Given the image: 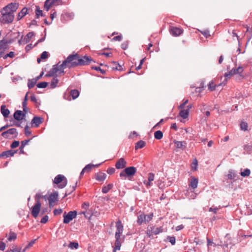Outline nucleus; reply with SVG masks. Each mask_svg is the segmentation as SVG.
<instances>
[{"mask_svg":"<svg viewBox=\"0 0 252 252\" xmlns=\"http://www.w3.org/2000/svg\"><path fill=\"white\" fill-rule=\"evenodd\" d=\"M91 59L89 57H80L78 54L69 55L60 65V69H63L66 67H74L78 65H84L89 64Z\"/></svg>","mask_w":252,"mask_h":252,"instance_id":"f257e3e1","label":"nucleus"},{"mask_svg":"<svg viewBox=\"0 0 252 252\" xmlns=\"http://www.w3.org/2000/svg\"><path fill=\"white\" fill-rule=\"evenodd\" d=\"M188 103V100L184 99L183 103L179 106L178 109L180 110L179 116L183 119H187L189 117V111L192 107V104H189L186 106Z\"/></svg>","mask_w":252,"mask_h":252,"instance_id":"f03ea898","label":"nucleus"},{"mask_svg":"<svg viewBox=\"0 0 252 252\" xmlns=\"http://www.w3.org/2000/svg\"><path fill=\"white\" fill-rule=\"evenodd\" d=\"M243 71L244 68L242 66H239L237 68H233L230 71L225 73L224 77H225V82H227V79L235 74L239 75V76L242 79L244 78L246 76L243 74Z\"/></svg>","mask_w":252,"mask_h":252,"instance_id":"7ed1b4c3","label":"nucleus"},{"mask_svg":"<svg viewBox=\"0 0 252 252\" xmlns=\"http://www.w3.org/2000/svg\"><path fill=\"white\" fill-rule=\"evenodd\" d=\"M19 6V4L16 2H11L5 7L0 11L1 14H14Z\"/></svg>","mask_w":252,"mask_h":252,"instance_id":"20e7f679","label":"nucleus"},{"mask_svg":"<svg viewBox=\"0 0 252 252\" xmlns=\"http://www.w3.org/2000/svg\"><path fill=\"white\" fill-rule=\"evenodd\" d=\"M136 169L133 166L126 168L120 174V177L122 179H126V177H132L136 173Z\"/></svg>","mask_w":252,"mask_h":252,"instance_id":"39448f33","label":"nucleus"},{"mask_svg":"<svg viewBox=\"0 0 252 252\" xmlns=\"http://www.w3.org/2000/svg\"><path fill=\"white\" fill-rule=\"evenodd\" d=\"M153 218V213H150L149 215H145L144 213H141L137 216V222L139 225L142 223H147L150 221Z\"/></svg>","mask_w":252,"mask_h":252,"instance_id":"423d86ee","label":"nucleus"},{"mask_svg":"<svg viewBox=\"0 0 252 252\" xmlns=\"http://www.w3.org/2000/svg\"><path fill=\"white\" fill-rule=\"evenodd\" d=\"M53 183L57 185L58 188L63 189L67 184V179L63 175L59 174L55 178Z\"/></svg>","mask_w":252,"mask_h":252,"instance_id":"0eeeda50","label":"nucleus"},{"mask_svg":"<svg viewBox=\"0 0 252 252\" xmlns=\"http://www.w3.org/2000/svg\"><path fill=\"white\" fill-rule=\"evenodd\" d=\"M163 231L162 226L156 227V226H148L147 228L146 234L149 237L153 235H156Z\"/></svg>","mask_w":252,"mask_h":252,"instance_id":"6e6552de","label":"nucleus"},{"mask_svg":"<svg viewBox=\"0 0 252 252\" xmlns=\"http://www.w3.org/2000/svg\"><path fill=\"white\" fill-rule=\"evenodd\" d=\"M58 193L57 191H54L51 193L48 197L50 207L54 206L58 200Z\"/></svg>","mask_w":252,"mask_h":252,"instance_id":"1a4fd4ad","label":"nucleus"},{"mask_svg":"<svg viewBox=\"0 0 252 252\" xmlns=\"http://www.w3.org/2000/svg\"><path fill=\"white\" fill-rule=\"evenodd\" d=\"M77 216V212L76 211H70L67 214L65 213L63 215V223H68L73 219Z\"/></svg>","mask_w":252,"mask_h":252,"instance_id":"9d476101","label":"nucleus"},{"mask_svg":"<svg viewBox=\"0 0 252 252\" xmlns=\"http://www.w3.org/2000/svg\"><path fill=\"white\" fill-rule=\"evenodd\" d=\"M41 204L37 202L33 207H32V217L36 218L38 215H43L44 211H40Z\"/></svg>","mask_w":252,"mask_h":252,"instance_id":"9b49d317","label":"nucleus"},{"mask_svg":"<svg viewBox=\"0 0 252 252\" xmlns=\"http://www.w3.org/2000/svg\"><path fill=\"white\" fill-rule=\"evenodd\" d=\"M14 14H1L0 22L3 24L11 23L14 19Z\"/></svg>","mask_w":252,"mask_h":252,"instance_id":"f8f14e48","label":"nucleus"},{"mask_svg":"<svg viewBox=\"0 0 252 252\" xmlns=\"http://www.w3.org/2000/svg\"><path fill=\"white\" fill-rule=\"evenodd\" d=\"M116 231L115 236L121 237L124 230V226L120 220H118L116 222Z\"/></svg>","mask_w":252,"mask_h":252,"instance_id":"ddd939ff","label":"nucleus"},{"mask_svg":"<svg viewBox=\"0 0 252 252\" xmlns=\"http://www.w3.org/2000/svg\"><path fill=\"white\" fill-rule=\"evenodd\" d=\"M170 33L174 36H178L183 33V30L181 28L171 26L169 28Z\"/></svg>","mask_w":252,"mask_h":252,"instance_id":"4468645a","label":"nucleus"},{"mask_svg":"<svg viewBox=\"0 0 252 252\" xmlns=\"http://www.w3.org/2000/svg\"><path fill=\"white\" fill-rule=\"evenodd\" d=\"M115 237L116 238V241L113 246L114 249L113 252H116L117 250H120L121 244L124 241V237H123V238H121V237Z\"/></svg>","mask_w":252,"mask_h":252,"instance_id":"2eb2a0df","label":"nucleus"},{"mask_svg":"<svg viewBox=\"0 0 252 252\" xmlns=\"http://www.w3.org/2000/svg\"><path fill=\"white\" fill-rule=\"evenodd\" d=\"M7 41H10V43L17 39L20 36V32L17 31L11 32L7 34Z\"/></svg>","mask_w":252,"mask_h":252,"instance_id":"dca6fc26","label":"nucleus"},{"mask_svg":"<svg viewBox=\"0 0 252 252\" xmlns=\"http://www.w3.org/2000/svg\"><path fill=\"white\" fill-rule=\"evenodd\" d=\"M198 183V179L194 177L191 176L189 179V186L193 189L197 188Z\"/></svg>","mask_w":252,"mask_h":252,"instance_id":"f3484780","label":"nucleus"},{"mask_svg":"<svg viewBox=\"0 0 252 252\" xmlns=\"http://www.w3.org/2000/svg\"><path fill=\"white\" fill-rule=\"evenodd\" d=\"M9 44H10V41H7L5 39L0 40V51L3 52V54H4L5 51L9 48Z\"/></svg>","mask_w":252,"mask_h":252,"instance_id":"a211bd4d","label":"nucleus"},{"mask_svg":"<svg viewBox=\"0 0 252 252\" xmlns=\"http://www.w3.org/2000/svg\"><path fill=\"white\" fill-rule=\"evenodd\" d=\"M127 162L124 158H120L116 163L115 167L117 169H123L126 167Z\"/></svg>","mask_w":252,"mask_h":252,"instance_id":"6ab92c4d","label":"nucleus"},{"mask_svg":"<svg viewBox=\"0 0 252 252\" xmlns=\"http://www.w3.org/2000/svg\"><path fill=\"white\" fill-rule=\"evenodd\" d=\"M221 85H222L221 83L217 84V79H215L214 80H212L208 84V88L209 91H213L216 90V88L217 87L221 86Z\"/></svg>","mask_w":252,"mask_h":252,"instance_id":"aec40b11","label":"nucleus"},{"mask_svg":"<svg viewBox=\"0 0 252 252\" xmlns=\"http://www.w3.org/2000/svg\"><path fill=\"white\" fill-rule=\"evenodd\" d=\"M173 142L175 144V147L177 149L185 150L187 147V143L185 141H179L174 140Z\"/></svg>","mask_w":252,"mask_h":252,"instance_id":"412c9836","label":"nucleus"},{"mask_svg":"<svg viewBox=\"0 0 252 252\" xmlns=\"http://www.w3.org/2000/svg\"><path fill=\"white\" fill-rule=\"evenodd\" d=\"M106 176L105 173L99 172L95 174L94 177L98 182L102 183L105 180Z\"/></svg>","mask_w":252,"mask_h":252,"instance_id":"4be33fe9","label":"nucleus"},{"mask_svg":"<svg viewBox=\"0 0 252 252\" xmlns=\"http://www.w3.org/2000/svg\"><path fill=\"white\" fill-rule=\"evenodd\" d=\"M99 165H94L89 164L87 165L82 170L80 173V176H82L85 173H89L91 171L92 168L95 166H98Z\"/></svg>","mask_w":252,"mask_h":252,"instance_id":"5701e85b","label":"nucleus"},{"mask_svg":"<svg viewBox=\"0 0 252 252\" xmlns=\"http://www.w3.org/2000/svg\"><path fill=\"white\" fill-rule=\"evenodd\" d=\"M16 153V151H14L12 150L4 151V152H3L0 155V158H2V157L8 158L10 157H12Z\"/></svg>","mask_w":252,"mask_h":252,"instance_id":"b1692460","label":"nucleus"},{"mask_svg":"<svg viewBox=\"0 0 252 252\" xmlns=\"http://www.w3.org/2000/svg\"><path fill=\"white\" fill-rule=\"evenodd\" d=\"M49 54L48 52L46 51L43 52L41 55H40V58H38L37 59V62L38 63H40L41 61H45L48 57Z\"/></svg>","mask_w":252,"mask_h":252,"instance_id":"393cba45","label":"nucleus"},{"mask_svg":"<svg viewBox=\"0 0 252 252\" xmlns=\"http://www.w3.org/2000/svg\"><path fill=\"white\" fill-rule=\"evenodd\" d=\"M24 116V113L21 111L19 110L16 111L14 114V119L18 121L22 120Z\"/></svg>","mask_w":252,"mask_h":252,"instance_id":"a878e982","label":"nucleus"},{"mask_svg":"<svg viewBox=\"0 0 252 252\" xmlns=\"http://www.w3.org/2000/svg\"><path fill=\"white\" fill-rule=\"evenodd\" d=\"M43 122V119L39 117H34L32 119V125H34L36 127H38Z\"/></svg>","mask_w":252,"mask_h":252,"instance_id":"bb28decb","label":"nucleus"},{"mask_svg":"<svg viewBox=\"0 0 252 252\" xmlns=\"http://www.w3.org/2000/svg\"><path fill=\"white\" fill-rule=\"evenodd\" d=\"M32 38V32H29L27 35L22 40H19V42L20 44H26L30 42L31 38Z\"/></svg>","mask_w":252,"mask_h":252,"instance_id":"cd10ccee","label":"nucleus"},{"mask_svg":"<svg viewBox=\"0 0 252 252\" xmlns=\"http://www.w3.org/2000/svg\"><path fill=\"white\" fill-rule=\"evenodd\" d=\"M0 111L1 114L5 118L7 117L10 113L9 110L8 109H6V107L4 105L1 106Z\"/></svg>","mask_w":252,"mask_h":252,"instance_id":"c85d7f7f","label":"nucleus"},{"mask_svg":"<svg viewBox=\"0 0 252 252\" xmlns=\"http://www.w3.org/2000/svg\"><path fill=\"white\" fill-rule=\"evenodd\" d=\"M5 134H9L11 135H14V137H16L18 134V132L16 128H12L8 129L7 130L4 131L3 135Z\"/></svg>","mask_w":252,"mask_h":252,"instance_id":"c756f323","label":"nucleus"},{"mask_svg":"<svg viewBox=\"0 0 252 252\" xmlns=\"http://www.w3.org/2000/svg\"><path fill=\"white\" fill-rule=\"evenodd\" d=\"M110 66L111 68L113 70H121L123 69L122 66L116 62H113L111 63Z\"/></svg>","mask_w":252,"mask_h":252,"instance_id":"7c9ffc66","label":"nucleus"},{"mask_svg":"<svg viewBox=\"0 0 252 252\" xmlns=\"http://www.w3.org/2000/svg\"><path fill=\"white\" fill-rule=\"evenodd\" d=\"M113 187V184H109L107 185H105L103 187L102 189V192L103 193H107L109 190H110Z\"/></svg>","mask_w":252,"mask_h":252,"instance_id":"2f4dec72","label":"nucleus"},{"mask_svg":"<svg viewBox=\"0 0 252 252\" xmlns=\"http://www.w3.org/2000/svg\"><path fill=\"white\" fill-rule=\"evenodd\" d=\"M28 9L26 7L23 8L18 13L17 19L18 20L21 19L27 13Z\"/></svg>","mask_w":252,"mask_h":252,"instance_id":"473e14b6","label":"nucleus"},{"mask_svg":"<svg viewBox=\"0 0 252 252\" xmlns=\"http://www.w3.org/2000/svg\"><path fill=\"white\" fill-rule=\"evenodd\" d=\"M198 161L196 158L194 159L190 165V167L193 171H196L197 169Z\"/></svg>","mask_w":252,"mask_h":252,"instance_id":"72a5a7b5","label":"nucleus"},{"mask_svg":"<svg viewBox=\"0 0 252 252\" xmlns=\"http://www.w3.org/2000/svg\"><path fill=\"white\" fill-rule=\"evenodd\" d=\"M240 126L241 130L246 131L248 130V123L244 121L241 122Z\"/></svg>","mask_w":252,"mask_h":252,"instance_id":"f704fd0d","label":"nucleus"},{"mask_svg":"<svg viewBox=\"0 0 252 252\" xmlns=\"http://www.w3.org/2000/svg\"><path fill=\"white\" fill-rule=\"evenodd\" d=\"M145 142L143 141H139L136 143L135 148V149H141L145 146Z\"/></svg>","mask_w":252,"mask_h":252,"instance_id":"c9c22d12","label":"nucleus"},{"mask_svg":"<svg viewBox=\"0 0 252 252\" xmlns=\"http://www.w3.org/2000/svg\"><path fill=\"white\" fill-rule=\"evenodd\" d=\"M155 138L157 139H161L163 137V133L160 130L156 131L154 133Z\"/></svg>","mask_w":252,"mask_h":252,"instance_id":"e433bc0d","label":"nucleus"},{"mask_svg":"<svg viewBox=\"0 0 252 252\" xmlns=\"http://www.w3.org/2000/svg\"><path fill=\"white\" fill-rule=\"evenodd\" d=\"M16 234L13 232H10L8 236L7 237V240L9 241H14L16 239Z\"/></svg>","mask_w":252,"mask_h":252,"instance_id":"4c0bfd02","label":"nucleus"},{"mask_svg":"<svg viewBox=\"0 0 252 252\" xmlns=\"http://www.w3.org/2000/svg\"><path fill=\"white\" fill-rule=\"evenodd\" d=\"M68 247L73 249H77L79 247V244L77 242H70L69 244Z\"/></svg>","mask_w":252,"mask_h":252,"instance_id":"58836bf2","label":"nucleus"},{"mask_svg":"<svg viewBox=\"0 0 252 252\" xmlns=\"http://www.w3.org/2000/svg\"><path fill=\"white\" fill-rule=\"evenodd\" d=\"M79 94V92L77 90H73L70 92V95L73 99L76 98Z\"/></svg>","mask_w":252,"mask_h":252,"instance_id":"ea45409f","label":"nucleus"},{"mask_svg":"<svg viewBox=\"0 0 252 252\" xmlns=\"http://www.w3.org/2000/svg\"><path fill=\"white\" fill-rule=\"evenodd\" d=\"M28 95V93H27L25 95V99L22 103L23 110L25 113H26L27 112V101Z\"/></svg>","mask_w":252,"mask_h":252,"instance_id":"a19ab883","label":"nucleus"},{"mask_svg":"<svg viewBox=\"0 0 252 252\" xmlns=\"http://www.w3.org/2000/svg\"><path fill=\"white\" fill-rule=\"evenodd\" d=\"M244 150L248 154H250L252 151V146L249 145H245Z\"/></svg>","mask_w":252,"mask_h":252,"instance_id":"79ce46f5","label":"nucleus"},{"mask_svg":"<svg viewBox=\"0 0 252 252\" xmlns=\"http://www.w3.org/2000/svg\"><path fill=\"white\" fill-rule=\"evenodd\" d=\"M58 83V80L56 78H54L51 82V88H54L56 87Z\"/></svg>","mask_w":252,"mask_h":252,"instance_id":"37998d69","label":"nucleus"},{"mask_svg":"<svg viewBox=\"0 0 252 252\" xmlns=\"http://www.w3.org/2000/svg\"><path fill=\"white\" fill-rule=\"evenodd\" d=\"M251 173V171L249 169H246L244 171L241 172V175L243 177L249 176Z\"/></svg>","mask_w":252,"mask_h":252,"instance_id":"c03bdc74","label":"nucleus"},{"mask_svg":"<svg viewBox=\"0 0 252 252\" xmlns=\"http://www.w3.org/2000/svg\"><path fill=\"white\" fill-rule=\"evenodd\" d=\"M48 85V83L46 82H39L37 84V87L39 88H45Z\"/></svg>","mask_w":252,"mask_h":252,"instance_id":"a18cd8bd","label":"nucleus"},{"mask_svg":"<svg viewBox=\"0 0 252 252\" xmlns=\"http://www.w3.org/2000/svg\"><path fill=\"white\" fill-rule=\"evenodd\" d=\"M236 177V174L232 171H229V173L227 175V178L228 179L233 180Z\"/></svg>","mask_w":252,"mask_h":252,"instance_id":"49530a36","label":"nucleus"},{"mask_svg":"<svg viewBox=\"0 0 252 252\" xmlns=\"http://www.w3.org/2000/svg\"><path fill=\"white\" fill-rule=\"evenodd\" d=\"M14 56H15L14 52L11 51V52H10L9 53L6 54L5 55H4V56L3 57V58L4 59H6L8 57L10 58H13L14 57Z\"/></svg>","mask_w":252,"mask_h":252,"instance_id":"de8ad7c7","label":"nucleus"},{"mask_svg":"<svg viewBox=\"0 0 252 252\" xmlns=\"http://www.w3.org/2000/svg\"><path fill=\"white\" fill-rule=\"evenodd\" d=\"M35 14H36V16L37 18H39V16H42V14H43L42 11L40 10L38 6L36 7Z\"/></svg>","mask_w":252,"mask_h":252,"instance_id":"09e8293b","label":"nucleus"},{"mask_svg":"<svg viewBox=\"0 0 252 252\" xmlns=\"http://www.w3.org/2000/svg\"><path fill=\"white\" fill-rule=\"evenodd\" d=\"M19 145V142L18 141H14L11 144L10 147L11 148H15Z\"/></svg>","mask_w":252,"mask_h":252,"instance_id":"8fccbe9b","label":"nucleus"},{"mask_svg":"<svg viewBox=\"0 0 252 252\" xmlns=\"http://www.w3.org/2000/svg\"><path fill=\"white\" fill-rule=\"evenodd\" d=\"M155 179V175L152 173H150L148 174V180L150 182H153L154 180Z\"/></svg>","mask_w":252,"mask_h":252,"instance_id":"3c124183","label":"nucleus"},{"mask_svg":"<svg viewBox=\"0 0 252 252\" xmlns=\"http://www.w3.org/2000/svg\"><path fill=\"white\" fill-rule=\"evenodd\" d=\"M30 141V139L25 140L21 142V149L24 148L26 145H27Z\"/></svg>","mask_w":252,"mask_h":252,"instance_id":"603ef678","label":"nucleus"},{"mask_svg":"<svg viewBox=\"0 0 252 252\" xmlns=\"http://www.w3.org/2000/svg\"><path fill=\"white\" fill-rule=\"evenodd\" d=\"M48 220V217L47 215L44 216L43 217V218L41 219L40 220V222L42 223H46Z\"/></svg>","mask_w":252,"mask_h":252,"instance_id":"864d4df0","label":"nucleus"},{"mask_svg":"<svg viewBox=\"0 0 252 252\" xmlns=\"http://www.w3.org/2000/svg\"><path fill=\"white\" fill-rule=\"evenodd\" d=\"M168 239L172 245H174L176 242V239L175 237H168Z\"/></svg>","mask_w":252,"mask_h":252,"instance_id":"5fc2aeb1","label":"nucleus"},{"mask_svg":"<svg viewBox=\"0 0 252 252\" xmlns=\"http://www.w3.org/2000/svg\"><path fill=\"white\" fill-rule=\"evenodd\" d=\"M144 185L146 186V187L148 188H149V187H150L152 185V182H150L149 181H147V180H145L144 182H143Z\"/></svg>","mask_w":252,"mask_h":252,"instance_id":"6e6d98bb","label":"nucleus"},{"mask_svg":"<svg viewBox=\"0 0 252 252\" xmlns=\"http://www.w3.org/2000/svg\"><path fill=\"white\" fill-rule=\"evenodd\" d=\"M25 133L27 136H29L31 134V131H30V128L29 127V126H26V127H25Z\"/></svg>","mask_w":252,"mask_h":252,"instance_id":"4d7b16f0","label":"nucleus"},{"mask_svg":"<svg viewBox=\"0 0 252 252\" xmlns=\"http://www.w3.org/2000/svg\"><path fill=\"white\" fill-rule=\"evenodd\" d=\"M122 39V36L121 35L116 36L112 38L113 41H121Z\"/></svg>","mask_w":252,"mask_h":252,"instance_id":"13d9d810","label":"nucleus"},{"mask_svg":"<svg viewBox=\"0 0 252 252\" xmlns=\"http://www.w3.org/2000/svg\"><path fill=\"white\" fill-rule=\"evenodd\" d=\"M138 136L137 133L135 131H133L130 133V134L129 135V138L132 139L134 137H136Z\"/></svg>","mask_w":252,"mask_h":252,"instance_id":"bf43d9fd","label":"nucleus"},{"mask_svg":"<svg viewBox=\"0 0 252 252\" xmlns=\"http://www.w3.org/2000/svg\"><path fill=\"white\" fill-rule=\"evenodd\" d=\"M201 33L206 37H208L210 36V34L209 33V32L208 30H205L203 32H201Z\"/></svg>","mask_w":252,"mask_h":252,"instance_id":"052dcab7","label":"nucleus"},{"mask_svg":"<svg viewBox=\"0 0 252 252\" xmlns=\"http://www.w3.org/2000/svg\"><path fill=\"white\" fill-rule=\"evenodd\" d=\"M5 249V244L3 242H0V250L4 251Z\"/></svg>","mask_w":252,"mask_h":252,"instance_id":"680f3d73","label":"nucleus"},{"mask_svg":"<svg viewBox=\"0 0 252 252\" xmlns=\"http://www.w3.org/2000/svg\"><path fill=\"white\" fill-rule=\"evenodd\" d=\"M32 245V242H30L29 244L23 250L22 252H27V250L30 249V248Z\"/></svg>","mask_w":252,"mask_h":252,"instance_id":"e2e57ef3","label":"nucleus"},{"mask_svg":"<svg viewBox=\"0 0 252 252\" xmlns=\"http://www.w3.org/2000/svg\"><path fill=\"white\" fill-rule=\"evenodd\" d=\"M115 169L114 168H109L107 170V172L109 174H112L115 172Z\"/></svg>","mask_w":252,"mask_h":252,"instance_id":"0e129e2a","label":"nucleus"},{"mask_svg":"<svg viewBox=\"0 0 252 252\" xmlns=\"http://www.w3.org/2000/svg\"><path fill=\"white\" fill-rule=\"evenodd\" d=\"M62 212V210L61 209H55L54 211V214L55 215H58L61 214Z\"/></svg>","mask_w":252,"mask_h":252,"instance_id":"69168bd1","label":"nucleus"},{"mask_svg":"<svg viewBox=\"0 0 252 252\" xmlns=\"http://www.w3.org/2000/svg\"><path fill=\"white\" fill-rule=\"evenodd\" d=\"M26 51L27 52H29L30 51V50L32 49V44H28L26 47Z\"/></svg>","mask_w":252,"mask_h":252,"instance_id":"338daca9","label":"nucleus"},{"mask_svg":"<svg viewBox=\"0 0 252 252\" xmlns=\"http://www.w3.org/2000/svg\"><path fill=\"white\" fill-rule=\"evenodd\" d=\"M8 252H20V251L18 249L15 248H13V249L10 250Z\"/></svg>","mask_w":252,"mask_h":252,"instance_id":"774afa93","label":"nucleus"}]
</instances>
